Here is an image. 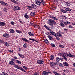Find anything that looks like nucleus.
I'll return each instance as SVG.
<instances>
[{
    "label": "nucleus",
    "mask_w": 75,
    "mask_h": 75,
    "mask_svg": "<svg viewBox=\"0 0 75 75\" xmlns=\"http://www.w3.org/2000/svg\"><path fill=\"white\" fill-rule=\"evenodd\" d=\"M0 42L2 43V44H4V41H3V40H1Z\"/></svg>",
    "instance_id": "60"
},
{
    "label": "nucleus",
    "mask_w": 75,
    "mask_h": 75,
    "mask_svg": "<svg viewBox=\"0 0 75 75\" xmlns=\"http://www.w3.org/2000/svg\"><path fill=\"white\" fill-rule=\"evenodd\" d=\"M64 71L65 72H68V70H64Z\"/></svg>",
    "instance_id": "58"
},
{
    "label": "nucleus",
    "mask_w": 75,
    "mask_h": 75,
    "mask_svg": "<svg viewBox=\"0 0 75 75\" xmlns=\"http://www.w3.org/2000/svg\"><path fill=\"white\" fill-rule=\"evenodd\" d=\"M59 46L62 48H64V46L62 45H59Z\"/></svg>",
    "instance_id": "38"
},
{
    "label": "nucleus",
    "mask_w": 75,
    "mask_h": 75,
    "mask_svg": "<svg viewBox=\"0 0 75 75\" xmlns=\"http://www.w3.org/2000/svg\"><path fill=\"white\" fill-rule=\"evenodd\" d=\"M3 36L4 37H5L6 38H8V34L7 33H5L3 35Z\"/></svg>",
    "instance_id": "9"
},
{
    "label": "nucleus",
    "mask_w": 75,
    "mask_h": 75,
    "mask_svg": "<svg viewBox=\"0 0 75 75\" xmlns=\"http://www.w3.org/2000/svg\"><path fill=\"white\" fill-rule=\"evenodd\" d=\"M63 58L66 61H67V58L66 57H63Z\"/></svg>",
    "instance_id": "57"
},
{
    "label": "nucleus",
    "mask_w": 75,
    "mask_h": 75,
    "mask_svg": "<svg viewBox=\"0 0 75 75\" xmlns=\"http://www.w3.org/2000/svg\"><path fill=\"white\" fill-rule=\"evenodd\" d=\"M22 40L24 41H25V42H29V41L27 40V39L25 38H22Z\"/></svg>",
    "instance_id": "8"
},
{
    "label": "nucleus",
    "mask_w": 75,
    "mask_h": 75,
    "mask_svg": "<svg viewBox=\"0 0 75 75\" xmlns=\"http://www.w3.org/2000/svg\"><path fill=\"white\" fill-rule=\"evenodd\" d=\"M35 12H32L30 13V15L31 16H33L35 15Z\"/></svg>",
    "instance_id": "29"
},
{
    "label": "nucleus",
    "mask_w": 75,
    "mask_h": 75,
    "mask_svg": "<svg viewBox=\"0 0 75 75\" xmlns=\"http://www.w3.org/2000/svg\"><path fill=\"white\" fill-rule=\"evenodd\" d=\"M14 8L15 10H20L21 8H20V7L18 6H15L14 7Z\"/></svg>",
    "instance_id": "7"
},
{
    "label": "nucleus",
    "mask_w": 75,
    "mask_h": 75,
    "mask_svg": "<svg viewBox=\"0 0 75 75\" xmlns=\"http://www.w3.org/2000/svg\"><path fill=\"white\" fill-rule=\"evenodd\" d=\"M14 67H15V68H17L18 69H20V67H18V66L17 65L14 64Z\"/></svg>",
    "instance_id": "12"
},
{
    "label": "nucleus",
    "mask_w": 75,
    "mask_h": 75,
    "mask_svg": "<svg viewBox=\"0 0 75 75\" xmlns=\"http://www.w3.org/2000/svg\"><path fill=\"white\" fill-rule=\"evenodd\" d=\"M56 35L58 36V37H62V35L61 34V33H59V32L57 33H56Z\"/></svg>",
    "instance_id": "6"
},
{
    "label": "nucleus",
    "mask_w": 75,
    "mask_h": 75,
    "mask_svg": "<svg viewBox=\"0 0 75 75\" xmlns=\"http://www.w3.org/2000/svg\"><path fill=\"white\" fill-rule=\"evenodd\" d=\"M3 10L4 11L6 12V11L7 10V8H4L3 9Z\"/></svg>",
    "instance_id": "50"
},
{
    "label": "nucleus",
    "mask_w": 75,
    "mask_h": 75,
    "mask_svg": "<svg viewBox=\"0 0 75 75\" xmlns=\"http://www.w3.org/2000/svg\"><path fill=\"white\" fill-rule=\"evenodd\" d=\"M29 40H32V41H35V42H38L37 41V40H35L34 39H33L29 38Z\"/></svg>",
    "instance_id": "42"
},
{
    "label": "nucleus",
    "mask_w": 75,
    "mask_h": 75,
    "mask_svg": "<svg viewBox=\"0 0 75 75\" xmlns=\"http://www.w3.org/2000/svg\"><path fill=\"white\" fill-rule=\"evenodd\" d=\"M44 27L45 28L47 29V30H49V31L51 30V29L50 28L48 27L46 25H44Z\"/></svg>",
    "instance_id": "13"
},
{
    "label": "nucleus",
    "mask_w": 75,
    "mask_h": 75,
    "mask_svg": "<svg viewBox=\"0 0 75 75\" xmlns=\"http://www.w3.org/2000/svg\"><path fill=\"white\" fill-rule=\"evenodd\" d=\"M67 17L66 16L64 18H62V19H64V20H65V19H67Z\"/></svg>",
    "instance_id": "61"
},
{
    "label": "nucleus",
    "mask_w": 75,
    "mask_h": 75,
    "mask_svg": "<svg viewBox=\"0 0 75 75\" xmlns=\"http://www.w3.org/2000/svg\"><path fill=\"white\" fill-rule=\"evenodd\" d=\"M64 30L65 31H68V30L65 28L64 29Z\"/></svg>",
    "instance_id": "62"
},
{
    "label": "nucleus",
    "mask_w": 75,
    "mask_h": 75,
    "mask_svg": "<svg viewBox=\"0 0 75 75\" xmlns=\"http://www.w3.org/2000/svg\"><path fill=\"white\" fill-rule=\"evenodd\" d=\"M11 24L12 25H14V23L13 21H11Z\"/></svg>",
    "instance_id": "55"
},
{
    "label": "nucleus",
    "mask_w": 75,
    "mask_h": 75,
    "mask_svg": "<svg viewBox=\"0 0 75 75\" xmlns=\"http://www.w3.org/2000/svg\"><path fill=\"white\" fill-rule=\"evenodd\" d=\"M60 25L61 27H65V25H64L63 23H60Z\"/></svg>",
    "instance_id": "32"
},
{
    "label": "nucleus",
    "mask_w": 75,
    "mask_h": 75,
    "mask_svg": "<svg viewBox=\"0 0 75 75\" xmlns=\"http://www.w3.org/2000/svg\"><path fill=\"white\" fill-rule=\"evenodd\" d=\"M49 72H46V71H43L42 73V74L44 75H48Z\"/></svg>",
    "instance_id": "16"
},
{
    "label": "nucleus",
    "mask_w": 75,
    "mask_h": 75,
    "mask_svg": "<svg viewBox=\"0 0 75 75\" xmlns=\"http://www.w3.org/2000/svg\"><path fill=\"white\" fill-rule=\"evenodd\" d=\"M54 57H51L50 58V60H53V59H54Z\"/></svg>",
    "instance_id": "59"
},
{
    "label": "nucleus",
    "mask_w": 75,
    "mask_h": 75,
    "mask_svg": "<svg viewBox=\"0 0 75 75\" xmlns=\"http://www.w3.org/2000/svg\"><path fill=\"white\" fill-rule=\"evenodd\" d=\"M54 65H58V63H57V62H55L54 63Z\"/></svg>",
    "instance_id": "56"
},
{
    "label": "nucleus",
    "mask_w": 75,
    "mask_h": 75,
    "mask_svg": "<svg viewBox=\"0 0 75 75\" xmlns=\"http://www.w3.org/2000/svg\"><path fill=\"white\" fill-rule=\"evenodd\" d=\"M51 46H52L53 47H55V44L53 43H51Z\"/></svg>",
    "instance_id": "43"
},
{
    "label": "nucleus",
    "mask_w": 75,
    "mask_h": 75,
    "mask_svg": "<svg viewBox=\"0 0 75 75\" xmlns=\"http://www.w3.org/2000/svg\"><path fill=\"white\" fill-rule=\"evenodd\" d=\"M60 59H61V58H59V57H58L56 58V60L57 61V62H58V61H59V60Z\"/></svg>",
    "instance_id": "27"
},
{
    "label": "nucleus",
    "mask_w": 75,
    "mask_h": 75,
    "mask_svg": "<svg viewBox=\"0 0 75 75\" xmlns=\"http://www.w3.org/2000/svg\"><path fill=\"white\" fill-rule=\"evenodd\" d=\"M11 1L13 3H14L16 4H18V3L17 1H16L15 0H11Z\"/></svg>",
    "instance_id": "15"
},
{
    "label": "nucleus",
    "mask_w": 75,
    "mask_h": 75,
    "mask_svg": "<svg viewBox=\"0 0 75 75\" xmlns=\"http://www.w3.org/2000/svg\"><path fill=\"white\" fill-rule=\"evenodd\" d=\"M16 31L18 33H22V32H21V31L18 30H16Z\"/></svg>",
    "instance_id": "40"
},
{
    "label": "nucleus",
    "mask_w": 75,
    "mask_h": 75,
    "mask_svg": "<svg viewBox=\"0 0 75 75\" xmlns=\"http://www.w3.org/2000/svg\"><path fill=\"white\" fill-rule=\"evenodd\" d=\"M24 16L27 19H28V18H29V16L28 15H27V13H26L25 14V15Z\"/></svg>",
    "instance_id": "11"
},
{
    "label": "nucleus",
    "mask_w": 75,
    "mask_h": 75,
    "mask_svg": "<svg viewBox=\"0 0 75 75\" xmlns=\"http://www.w3.org/2000/svg\"><path fill=\"white\" fill-rule=\"evenodd\" d=\"M55 37L56 38V39H57V40H59L60 38L59 37H57L56 35L55 36Z\"/></svg>",
    "instance_id": "47"
},
{
    "label": "nucleus",
    "mask_w": 75,
    "mask_h": 75,
    "mask_svg": "<svg viewBox=\"0 0 75 75\" xmlns=\"http://www.w3.org/2000/svg\"><path fill=\"white\" fill-rule=\"evenodd\" d=\"M6 23L4 22H0V26H3L5 25Z\"/></svg>",
    "instance_id": "5"
},
{
    "label": "nucleus",
    "mask_w": 75,
    "mask_h": 75,
    "mask_svg": "<svg viewBox=\"0 0 75 75\" xmlns=\"http://www.w3.org/2000/svg\"><path fill=\"white\" fill-rule=\"evenodd\" d=\"M50 32H47V33H45V34H46L47 35H50Z\"/></svg>",
    "instance_id": "52"
},
{
    "label": "nucleus",
    "mask_w": 75,
    "mask_h": 75,
    "mask_svg": "<svg viewBox=\"0 0 75 75\" xmlns=\"http://www.w3.org/2000/svg\"><path fill=\"white\" fill-rule=\"evenodd\" d=\"M59 55L60 56H62V57H65L64 55H63L62 53H59Z\"/></svg>",
    "instance_id": "34"
},
{
    "label": "nucleus",
    "mask_w": 75,
    "mask_h": 75,
    "mask_svg": "<svg viewBox=\"0 0 75 75\" xmlns=\"http://www.w3.org/2000/svg\"><path fill=\"white\" fill-rule=\"evenodd\" d=\"M52 19L54 20H56V21H57V20H58V18L55 17H54V16H53Z\"/></svg>",
    "instance_id": "41"
},
{
    "label": "nucleus",
    "mask_w": 75,
    "mask_h": 75,
    "mask_svg": "<svg viewBox=\"0 0 75 75\" xmlns=\"http://www.w3.org/2000/svg\"><path fill=\"white\" fill-rule=\"evenodd\" d=\"M28 34L30 35V36L31 37H33V36H34V34H33L32 33L29 32L28 33Z\"/></svg>",
    "instance_id": "20"
},
{
    "label": "nucleus",
    "mask_w": 75,
    "mask_h": 75,
    "mask_svg": "<svg viewBox=\"0 0 75 75\" xmlns=\"http://www.w3.org/2000/svg\"><path fill=\"white\" fill-rule=\"evenodd\" d=\"M53 24H54L55 25H57V23H56V22L54 21H53L52 23Z\"/></svg>",
    "instance_id": "35"
},
{
    "label": "nucleus",
    "mask_w": 75,
    "mask_h": 75,
    "mask_svg": "<svg viewBox=\"0 0 75 75\" xmlns=\"http://www.w3.org/2000/svg\"><path fill=\"white\" fill-rule=\"evenodd\" d=\"M48 24L49 25H51V26H53V25H54V24H53V23H52L53 22L54 20L51 19H48Z\"/></svg>",
    "instance_id": "1"
},
{
    "label": "nucleus",
    "mask_w": 75,
    "mask_h": 75,
    "mask_svg": "<svg viewBox=\"0 0 75 75\" xmlns=\"http://www.w3.org/2000/svg\"><path fill=\"white\" fill-rule=\"evenodd\" d=\"M63 55H64V56H66V57H68V54L66 53L65 52H63V53H62Z\"/></svg>",
    "instance_id": "18"
},
{
    "label": "nucleus",
    "mask_w": 75,
    "mask_h": 75,
    "mask_svg": "<svg viewBox=\"0 0 75 75\" xmlns=\"http://www.w3.org/2000/svg\"><path fill=\"white\" fill-rule=\"evenodd\" d=\"M8 52H13V50H8Z\"/></svg>",
    "instance_id": "53"
},
{
    "label": "nucleus",
    "mask_w": 75,
    "mask_h": 75,
    "mask_svg": "<svg viewBox=\"0 0 75 75\" xmlns=\"http://www.w3.org/2000/svg\"><path fill=\"white\" fill-rule=\"evenodd\" d=\"M36 4L37 5V6H38V7H42V4L41 3L40 1H38V0H37V1H36Z\"/></svg>",
    "instance_id": "2"
},
{
    "label": "nucleus",
    "mask_w": 75,
    "mask_h": 75,
    "mask_svg": "<svg viewBox=\"0 0 75 75\" xmlns=\"http://www.w3.org/2000/svg\"><path fill=\"white\" fill-rule=\"evenodd\" d=\"M69 28H73V27H72V26L71 25H69Z\"/></svg>",
    "instance_id": "51"
},
{
    "label": "nucleus",
    "mask_w": 75,
    "mask_h": 75,
    "mask_svg": "<svg viewBox=\"0 0 75 75\" xmlns=\"http://www.w3.org/2000/svg\"><path fill=\"white\" fill-rule=\"evenodd\" d=\"M61 11L63 13H65V11L63 9H61Z\"/></svg>",
    "instance_id": "44"
},
{
    "label": "nucleus",
    "mask_w": 75,
    "mask_h": 75,
    "mask_svg": "<svg viewBox=\"0 0 75 75\" xmlns=\"http://www.w3.org/2000/svg\"><path fill=\"white\" fill-rule=\"evenodd\" d=\"M4 44L6 47H9V46H10L9 44L6 42H4Z\"/></svg>",
    "instance_id": "22"
},
{
    "label": "nucleus",
    "mask_w": 75,
    "mask_h": 75,
    "mask_svg": "<svg viewBox=\"0 0 75 75\" xmlns=\"http://www.w3.org/2000/svg\"><path fill=\"white\" fill-rule=\"evenodd\" d=\"M50 33L52 35H54L55 36H56V33H55L54 32L52 31V30H51L50 29Z\"/></svg>",
    "instance_id": "4"
},
{
    "label": "nucleus",
    "mask_w": 75,
    "mask_h": 75,
    "mask_svg": "<svg viewBox=\"0 0 75 75\" xmlns=\"http://www.w3.org/2000/svg\"><path fill=\"white\" fill-rule=\"evenodd\" d=\"M50 65L52 67V68L54 67V63L53 62H50Z\"/></svg>",
    "instance_id": "14"
},
{
    "label": "nucleus",
    "mask_w": 75,
    "mask_h": 75,
    "mask_svg": "<svg viewBox=\"0 0 75 75\" xmlns=\"http://www.w3.org/2000/svg\"><path fill=\"white\" fill-rule=\"evenodd\" d=\"M35 5L34 4H32L31 5V7H32V8H35Z\"/></svg>",
    "instance_id": "39"
},
{
    "label": "nucleus",
    "mask_w": 75,
    "mask_h": 75,
    "mask_svg": "<svg viewBox=\"0 0 75 75\" xmlns=\"http://www.w3.org/2000/svg\"><path fill=\"white\" fill-rule=\"evenodd\" d=\"M68 57H75V55H72L71 53H69L68 55Z\"/></svg>",
    "instance_id": "33"
},
{
    "label": "nucleus",
    "mask_w": 75,
    "mask_h": 75,
    "mask_svg": "<svg viewBox=\"0 0 75 75\" xmlns=\"http://www.w3.org/2000/svg\"><path fill=\"white\" fill-rule=\"evenodd\" d=\"M63 65H64V66H65V67H68V66H69V64H68L65 62H64L63 63Z\"/></svg>",
    "instance_id": "10"
},
{
    "label": "nucleus",
    "mask_w": 75,
    "mask_h": 75,
    "mask_svg": "<svg viewBox=\"0 0 75 75\" xmlns=\"http://www.w3.org/2000/svg\"><path fill=\"white\" fill-rule=\"evenodd\" d=\"M10 31L11 33H14V30L11 29L10 30Z\"/></svg>",
    "instance_id": "31"
},
{
    "label": "nucleus",
    "mask_w": 75,
    "mask_h": 75,
    "mask_svg": "<svg viewBox=\"0 0 75 75\" xmlns=\"http://www.w3.org/2000/svg\"><path fill=\"white\" fill-rule=\"evenodd\" d=\"M9 64H11V65H14V63L12 61H11L9 62Z\"/></svg>",
    "instance_id": "25"
},
{
    "label": "nucleus",
    "mask_w": 75,
    "mask_h": 75,
    "mask_svg": "<svg viewBox=\"0 0 75 75\" xmlns=\"http://www.w3.org/2000/svg\"><path fill=\"white\" fill-rule=\"evenodd\" d=\"M16 62L17 64H21V62L20 61H18V60H16Z\"/></svg>",
    "instance_id": "36"
},
{
    "label": "nucleus",
    "mask_w": 75,
    "mask_h": 75,
    "mask_svg": "<svg viewBox=\"0 0 75 75\" xmlns=\"http://www.w3.org/2000/svg\"><path fill=\"white\" fill-rule=\"evenodd\" d=\"M18 55L20 57H23V55L20 53H18Z\"/></svg>",
    "instance_id": "49"
},
{
    "label": "nucleus",
    "mask_w": 75,
    "mask_h": 75,
    "mask_svg": "<svg viewBox=\"0 0 75 75\" xmlns=\"http://www.w3.org/2000/svg\"><path fill=\"white\" fill-rule=\"evenodd\" d=\"M34 75H38V74L37 73L35 72L34 73Z\"/></svg>",
    "instance_id": "64"
},
{
    "label": "nucleus",
    "mask_w": 75,
    "mask_h": 75,
    "mask_svg": "<svg viewBox=\"0 0 75 75\" xmlns=\"http://www.w3.org/2000/svg\"><path fill=\"white\" fill-rule=\"evenodd\" d=\"M27 8L30 10V9H33V7H32L31 6H27Z\"/></svg>",
    "instance_id": "26"
},
{
    "label": "nucleus",
    "mask_w": 75,
    "mask_h": 75,
    "mask_svg": "<svg viewBox=\"0 0 75 75\" xmlns=\"http://www.w3.org/2000/svg\"><path fill=\"white\" fill-rule=\"evenodd\" d=\"M66 11H71V9L69 8H66L65 9Z\"/></svg>",
    "instance_id": "28"
},
{
    "label": "nucleus",
    "mask_w": 75,
    "mask_h": 75,
    "mask_svg": "<svg viewBox=\"0 0 75 75\" xmlns=\"http://www.w3.org/2000/svg\"><path fill=\"white\" fill-rule=\"evenodd\" d=\"M23 47L25 48H27V44L26 43H25L23 46Z\"/></svg>",
    "instance_id": "30"
},
{
    "label": "nucleus",
    "mask_w": 75,
    "mask_h": 75,
    "mask_svg": "<svg viewBox=\"0 0 75 75\" xmlns=\"http://www.w3.org/2000/svg\"><path fill=\"white\" fill-rule=\"evenodd\" d=\"M38 29H39V30H40L41 29V28L40 27V26H39V25H38Z\"/></svg>",
    "instance_id": "63"
},
{
    "label": "nucleus",
    "mask_w": 75,
    "mask_h": 75,
    "mask_svg": "<svg viewBox=\"0 0 75 75\" xmlns=\"http://www.w3.org/2000/svg\"><path fill=\"white\" fill-rule=\"evenodd\" d=\"M0 3H1V4L2 5H4V3H5V2L4 1H1L0 2Z\"/></svg>",
    "instance_id": "37"
},
{
    "label": "nucleus",
    "mask_w": 75,
    "mask_h": 75,
    "mask_svg": "<svg viewBox=\"0 0 75 75\" xmlns=\"http://www.w3.org/2000/svg\"><path fill=\"white\" fill-rule=\"evenodd\" d=\"M42 4H43V6H44V5H46V2L45 1H43V2H42Z\"/></svg>",
    "instance_id": "46"
},
{
    "label": "nucleus",
    "mask_w": 75,
    "mask_h": 75,
    "mask_svg": "<svg viewBox=\"0 0 75 75\" xmlns=\"http://www.w3.org/2000/svg\"><path fill=\"white\" fill-rule=\"evenodd\" d=\"M19 69H20V70H21L22 71H23L25 72H26V71L23 68L21 67H20V68H19Z\"/></svg>",
    "instance_id": "17"
},
{
    "label": "nucleus",
    "mask_w": 75,
    "mask_h": 75,
    "mask_svg": "<svg viewBox=\"0 0 75 75\" xmlns=\"http://www.w3.org/2000/svg\"><path fill=\"white\" fill-rule=\"evenodd\" d=\"M64 23L65 25H67V24H70V22H69L67 21L64 22Z\"/></svg>",
    "instance_id": "23"
},
{
    "label": "nucleus",
    "mask_w": 75,
    "mask_h": 75,
    "mask_svg": "<svg viewBox=\"0 0 75 75\" xmlns=\"http://www.w3.org/2000/svg\"><path fill=\"white\" fill-rule=\"evenodd\" d=\"M4 5L5 6H8V4L7 3L5 2V3H4Z\"/></svg>",
    "instance_id": "54"
},
{
    "label": "nucleus",
    "mask_w": 75,
    "mask_h": 75,
    "mask_svg": "<svg viewBox=\"0 0 75 75\" xmlns=\"http://www.w3.org/2000/svg\"><path fill=\"white\" fill-rule=\"evenodd\" d=\"M37 63L39 64H44V61L38 59L37 60Z\"/></svg>",
    "instance_id": "3"
},
{
    "label": "nucleus",
    "mask_w": 75,
    "mask_h": 75,
    "mask_svg": "<svg viewBox=\"0 0 75 75\" xmlns=\"http://www.w3.org/2000/svg\"><path fill=\"white\" fill-rule=\"evenodd\" d=\"M44 41L46 43V44H48V43H49V42H48V40L46 39H45L44 40Z\"/></svg>",
    "instance_id": "24"
},
{
    "label": "nucleus",
    "mask_w": 75,
    "mask_h": 75,
    "mask_svg": "<svg viewBox=\"0 0 75 75\" xmlns=\"http://www.w3.org/2000/svg\"><path fill=\"white\" fill-rule=\"evenodd\" d=\"M52 72H53V73H54V74L56 75H60V74H59L58 73L54 71H52Z\"/></svg>",
    "instance_id": "21"
},
{
    "label": "nucleus",
    "mask_w": 75,
    "mask_h": 75,
    "mask_svg": "<svg viewBox=\"0 0 75 75\" xmlns=\"http://www.w3.org/2000/svg\"><path fill=\"white\" fill-rule=\"evenodd\" d=\"M47 37L48 38H49L50 40H52L53 39V38H52V37L51 36H50V35L47 36Z\"/></svg>",
    "instance_id": "19"
},
{
    "label": "nucleus",
    "mask_w": 75,
    "mask_h": 75,
    "mask_svg": "<svg viewBox=\"0 0 75 75\" xmlns=\"http://www.w3.org/2000/svg\"><path fill=\"white\" fill-rule=\"evenodd\" d=\"M56 8H57V7L55 6H53L52 7V9L53 10H56Z\"/></svg>",
    "instance_id": "48"
},
{
    "label": "nucleus",
    "mask_w": 75,
    "mask_h": 75,
    "mask_svg": "<svg viewBox=\"0 0 75 75\" xmlns=\"http://www.w3.org/2000/svg\"><path fill=\"white\" fill-rule=\"evenodd\" d=\"M23 68H24V69H28V68H27V67L25 66H23Z\"/></svg>",
    "instance_id": "45"
}]
</instances>
